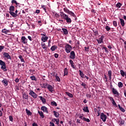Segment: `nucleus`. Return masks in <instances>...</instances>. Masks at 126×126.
<instances>
[{"label":"nucleus","mask_w":126,"mask_h":126,"mask_svg":"<svg viewBox=\"0 0 126 126\" xmlns=\"http://www.w3.org/2000/svg\"><path fill=\"white\" fill-rule=\"evenodd\" d=\"M60 13V16L63 18V19L65 20L68 24H70V23H71V19L69 18L68 15L63 13V12H61Z\"/></svg>","instance_id":"1"},{"label":"nucleus","mask_w":126,"mask_h":126,"mask_svg":"<svg viewBox=\"0 0 126 126\" xmlns=\"http://www.w3.org/2000/svg\"><path fill=\"white\" fill-rule=\"evenodd\" d=\"M71 50H72V46L68 43H65V51L66 53H67V54H69V53L71 52Z\"/></svg>","instance_id":"2"},{"label":"nucleus","mask_w":126,"mask_h":126,"mask_svg":"<svg viewBox=\"0 0 126 126\" xmlns=\"http://www.w3.org/2000/svg\"><path fill=\"white\" fill-rule=\"evenodd\" d=\"M63 11H64V12H65L66 13H67L71 16H72L73 17H76L75 14H74V13H73L72 11L69 10V9H67V8L66 7L64 8Z\"/></svg>","instance_id":"3"},{"label":"nucleus","mask_w":126,"mask_h":126,"mask_svg":"<svg viewBox=\"0 0 126 126\" xmlns=\"http://www.w3.org/2000/svg\"><path fill=\"white\" fill-rule=\"evenodd\" d=\"M0 65H1V69H2L3 71H7V69H6V64L5 63L1 60H0Z\"/></svg>","instance_id":"4"},{"label":"nucleus","mask_w":126,"mask_h":126,"mask_svg":"<svg viewBox=\"0 0 126 126\" xmlns=\"http://www.w3.org/2000/svg\"><path fill=\"white\" fill-rule=\"evenodd\" d=\"M29 95L32 96L33 99H36L38 97L37 94L35 93L33 91L31 90L29 91Z\"/></svg>","instance_id":"5"},{"label":"nucleus","mask_w":126,"mask_h":126,"mask_svg":"<svg viewBox=\"0 0 126 126\" xmlns=\"http://www.w3.org/2000/svg\"><path fill=\"white\" fill-rule=\"evenodd\" d=\"M100 119L104 122H106V120H107V115H104V113H101L100 114Z\"/></svg>","instance_id":"6"},{"label":"nucleus","mask_w":126,"mask_h":126,"mask_svg":"<svg viewBox=\"0 0 126 126\" xmlns=\"http://www.w3.org/2000/svg\"><path fill=\"white\" fill-rule=\"evenodd\" d=\"M47 89L51 92V93H53L54 91V87H53L51 85H48V87H47Z\"/></svg>","instance_id":"7"},{"label":"nucleus","mask_w":126,"mask_h":126,"mask_svg":"<svg viewBox=\"0 0 126 126\" xmlns=\"http://www.w3.org/2000/svg\"><path fill=\"white\" fill-rule=\"evenodd\" d=\"M4 58H6L8 60H11V57L8 53L4 52L3 54Z\"/></svg>","instance_id":"8"},{"label":"nucleus","mask_w":126,"mask_h":126,"mask_svg":"<svg viewBox=\"0 0 126 126\" xmlns=\"http://www.w3.org/2000/svg\"><path fill=\"white\" fill-rule=\"evenodd\" d=\"M69 58L72 60H74V59H75V53L74 51H71L70 52Z\"/></svg>","instance_id":"9"},{"label":"nucleus","mask_w":126,"mask_h":126,"mask_svg":"<svg viewBox=\"0 0 126 126\" xmlns=\"http://www.w3.org/2000/svg\"><path fill=\"white\" fill-rule=\"evenodd\" d=\"M28 41V39L25 37V36H22L21 37V42L23 43V44H27V42Z\"/></svg>","instance_id":"10"},{"label":"nucleus","mask_w":126,"mask_h":126,"mask_svg":"<svg viewBox=\"0 0 126 126\" xmlns=\"http://www.w3.org/2000/svg\"><path fill=\"white\" fill-rule=\"evenodd\" d=\"M41 111H43L44 113H46V114H48L49 112L48 111V108L45 106H43L41 107Z\"/></svg>","instance_id":"11"},{"label":"nucleus","mask_w":126,"mask_h":126,"mask_svg":"<svg viewBox=\"0 0 126 126\" xmlns=\"http://www.w3.org/2000/svg\"><path fill=\"white\" fill-rule=\"evenodd\" d=\"M103 40H104V35H102L99 39H96L98 44H101V43H103Z\"/></svg>","instance_id":"12"},{"label":"nucleus","mask_w":126,"mask_h":126,"mask_svg":"<svg viewBox=\"0 0 126 126\" xmlns=\"http://www.w3.org/2000/svg\"><path fill=\"white\" fill-rule=\"evenodd\" d=\"M112 93L114 95H117V96H119L120 95V94H119L118 91H117V90L114 88L112 89Z\"/></svg>","instance_id":"13"},{"label":"nucleus","mask_w":126,"mask_h":126,"mask_svg":"<svg viewBox=\"0 0 126 126\" xmlns=\"http://www.w3.org/2000/svg\"><path fill=\"white\" fill-rule=\"evenodd\" d=\"M48 39H49V37L48 36H42L41 37V41L45 43V42H47L48 41Z\"/></svg>","instance_id":"14"},{"label":"nucleus","mask_w":126,"mask_h":126,"mask_svg":"<svg viewBox=\"0 0 126 126\" xmlns=\"http://www.w3.org/2000/svg\"><path fill=\"white\" fill-rule=\"evenodd\" d=\"M109 98L110 99V101H112V103L113 104V105H114V106H116V107H117V103H116V101H115V99H114V98L112 97H109Z\"/></svg>","instance_id":"15"},{"label":"nucleus","mask_w":126,"mask_h":126,"mask_svg":"<svg viewBox=\"0 0 126 126\" xmlns=\"http://www.w3.org/2000/svg\"><path fill=\"white\" fill-rule=\"evenodd\" d=\"M1 82L3 83L4 86H7V85H8V82L6 79L2 80Z\"/></svg>","instance_id":"16"},{"label":"nucleus","mask_w":126,"mask_h":126,"mask_svg":"<svg viewBox=\"0 0 126 126\" xmlns=\"http://www.w3.org/2000/svg\"><path fill=\"white\" fill-rule=\"evenodd\" d=\"M9 13H10V15L13 17H17V16H18V15L14 12H9Z\"/></svg>","instance_id":"17"},{"label":"nucleus","mask_w":126,"mask_h":126,"mask_svg":"<svg viewBox=\"0 0 126 126\" xmlns=\"http://www.w3.org/2000/svg\"><path fill=\"white\" fill-rule=\"evenodd\" d=\"M39 98L40 100L42 101V103H43V104L46 103V99L44 97H43L42 96H39Z\"/></svg>","instance_id":"18"},{"label":"nucleus","mask_w":126,"mask_h":126,"mask_svg":"<svg viewBox=\"0 0 126 126\" xmlns=\"http://www.w3.org/2000/svg\"><path fill=\"white\" fill-rule=\"evenodd\" d=\"M120 23L122 25V26L123 27H124V26H125L126 23H125V20H124V19H122V18H120Z\"/></svg>","instance_id":"19"},{"label":"nucleus","mask_w":126,"mask_h":126,"mask_svg":"<svg viewBox=\"0 0 126 126\" xmlns=\"http://www.w3.org/2000/svg\"><path fill=\"white\" fill-rule=\"evenodd\" d=\"M14 9H15L14 6L11 5V6L9 7V12H12L14 11Z\"/></svg>","instance_id":"20"},{"label":"nucleus","mask_w":126,"mask_h":126,"mask_svg":"<svg viewBox=\"0 0 126 126\" xmlns=\"http://www.w3.org/2000/svg\"><path fill=\"white\" fill-rule=\"evenodd\" d=\"M57 48H58V46L56 45H53L51 47L50 50H51L52 52H54L56 51V50H57Z\"/></svg>","instance_id":"21"},{"label":"nucleus","mask_w":126,"mask_h":126,"mask_svg":"<svg viewBox=\"0 0 126 126\" xmlns=\"http://www.w3.org/2000/svg\"><path fill=\"white\" fill-rule=\"evenodd\" d=\"M69 63H70L71 66L72 67V68H75V66H74V63H73L72 60H69Z\"/></svg>","instance_id":"22"},{"label":"nucleus","mask_w":126,"mask_h":126,"mask_svg":"<svg viewBox=\"0 0 126 126\" xmlns=\"http://www.w3.org/2000/svg\"><path fill=\"white\" fill-rule=\"evenodd\" d=\"M118 106L119 109L120 110V111H121V112H123V113H125V112H126V110H125L124 108H123V107L121 106V105L118 104Z\"/></svg>","instance_id":"23"},{"label":"nucleus","mask_w":126,"mask_h":126,"mask_svg":"<svg viewBox=\"0 0 126 126\" xmlns=\"http://www.w3.org/2000/svg\"><path fill=\"white\" fill-rule=\"evenodd\" d=\"M108 75L109 76V80L112 79V70H109L108 71Z\"/></svg>","instance_id":"24"},{"label":"nucleus","mask_w":126,"mask_h":126,"mask_svg":"<svg viewBox=\"0 0 126 126\" xmlns=\"http://www.w3.org/2000/svg\"><path fill=\"white\" fill-rule=\"evenodd\" d=\"M53 113H54V116H55V117H56V118H59V117H60V113H59V112H58L56 111H54Z\"/></svg>","instance_id":"25"},{"label":"nucleus","mask_w":126,"mask_h":126,"mask_svg":"<svg viewBox=\"0 0 126 126\" xmlns=\"http://www.w3.org/2000/svg\"><path fill=\"white\" fill-rule=\"evenodd\" d=\"M96 113L97 114V117H99V116H100V114H101V107H97V111Z\"/></svg>","instance_id":"26"},{"label":"nucleus","mask_w":126,"mask_h":126,"mask_svg":"<svg viewBox=\"0 0 126 126\" xmlns=\"http://www.w3.org/2000/svg\"><path fill=\"white\" fill-rule=\"evenodd\" d=\"M62 30L63 32L64 35H67V34H68V31H67V30L66 29H62Z\"/></svg>","instance_id":"27"},{"label":"nucleus","mask_w":126,"mask_h":126,"mask_svg":"<svg viewBox=\"0 0 126 126\" xmlns=\"http://www.w3.org/2000/svg\"><path fill=\"white\" fill-rule=\"evenodd\" d=\"M52 122H55V121H56V125H59L60 124V119H53L52 120Z\"/></svg>","instance_id":"28"},{"label":"nucleus","mask_w":126,"mask_h":126,"mask_svg":"<svg viewBox=\"0 0 126 126\" xmlns=\"http://www.w3.org/2000/svg\"><path fill=\"white\" fill-rule=\"evenodd\" d=\"M38 113L39 116L41 117L42 119H44V118H45V116H44V113H43V112L38 111Z\"/></svg>","instance_id":"29"},{"label":"nucleus","mask_w":126,"mask_h":126,"mask_svg":"<svg viewBox=\"0 0 126 126\" xmlns=\"http://www.w3.org/2000/svg\"><path fill=\"white\" fill-rule=\"evenodd\" d=\"M68 75V71L67 70V68H65L64 69L63 76H65V75Z\"/></svg>","instance_id":"30"},{"label":"nucleus","mask_w":126,"mask_h":126,"mask_svg":"<svg viewBox=\"0 0 126 126\" xmlns=\"http://www.w3.org/2000/svg\"><path fill=\"white\" fill-rule=\"evenodd\" d=\"M65 94H66V95H67V96H68L70 98H72V97H73V95H72V94L71 93H69L68 92H65Z\"/></svg>","instance_id":"31"},{"label":"nucleus","mask_w":126,"mask_h":126,"mask_svg":"<svg viewBox=\"0 0 126 126\" xmlns=\"http://www.w3.org/2000/svg\"><path fill=\"white\" fill-rule=\"evenodd\" d=\"M26 112L28 116H32V113L31 111H30V110H28V109H26Z\"/></svg>","instance_id":"32"},{"label":"nucleus","mask_w":126,"mask_h":126,"mask_svg":"<svg viewBox=\"0 0 126 126\" xmlns=\"http://www.w3.org/2000/svg\"><path fill=\"white\" fill-rule=\"evenodd\" d=\"M83 110L84 112H86V113H89V109H88V107L86 106V107H84L83 109Z\"/></svg>","instance_id":"33"},{"label":"nucleus","mask_w":126,"mask_h":126,"mask_svg":"<svg viewBox=\"0 0 126 126\" xmlns=\"http://www.w3.org/2000/svg\"><path fill=\"white\" fill-rule=\"evenodd\" d=\"M79 71L80 72V75L82 78H84V77L85 76V75L83 73L81 70H79Z\"/></svg>","instance_id":"34"},{"label":"nucleus","mask_w":126,"mask_h":126,"mask_svg":"<svg viewBox=\"0 0 126 126\" xmlns=\"http://www.w3.org/2000/svg\"><path fill=\"white\" fill-rule=\"evenodd\" d=\"M120 73H121L122 76H123V77H125V76L126 75V73L123 70H120Z\"/></svg>","instance_id":"35"},{"label":"nucleus","mask_w":126,"mask_h":126,"mask_svg":"<svg viewBox=\"0 0 126 126\" xmlns=\"http://www.w3.org/2000/svg\"><path fill=\"white\" fill-rule=\"evenodd\" d=\"M123 86H124V84H123V83H122V82H119L118 83V87H119V88H122Z\"/></svg>","instance_id":"36"},{"label":"nucleus","mask_w":126,"mask_h":126,"mask_svg":"<svg viewBox=\"0 0 126 126\" xmlns=\"http://www.w3.org/2000/svg\"><path fill=\"white\" fill-rule=\"evenodd\" d=\"M51 104L52 105V106H55V107H57L58 106V104H57V102H56L55 101H52L51 102Z\"/></svg>","instance_id":"37"},{"label":"nucleus","mask_w":126,"mask_h":126,"mask_svg":"<svg viewBox=\"0 0 126 126\" xmlns=\"http://www.w3.org/2000/svg\"><path fill=\"white\" fill-rule=\"evenodd\" d=\"M41 8H43V9H44L45 12H47V7H46L45 5H41Z\"/></svg>","instance_id":"38"},{"label":"nucleus","mask_w":126,"mask_h":126,"mask_svg":"<svg viewBox=\"0 0 126 126\" xmlns=\"http://www.w3.org/2000/svg\"><path fill=\"white\" fill-rule=\"evenodd\" d=\"M19 59H20L21 60V62H22V63H25V61H24V59H23V58H22V55H20L19 56Z\"/></svg>","instance_id":"39"},{"label":"nucleus","mask_w":126,"mask_h":126,"mask_svg":"<svg viewBox=\"0 0 126 126\" xmlns=\"http://www.w3.org/2000/svg\"><path fill=\"white\" fill-rule=\"evenodd\" d=\"M83 121H85V122H87V123H90V120L89 119H87L85 117L83 118Z\"/></svg>","instance_id":"40"},{"label":"nucleus","mask_w":126,"mask_h":126,"mask_svg":"<svg viewBox=\"0 0 126 126\" xmlns=\"http://www.w3.org/2000/svg\"><path fill=\"white\" fill-rule=\"evenodd\" d=\"M93 32L94 33V36H98V35H99V33H98V30H96V31H94V30H93Z\"/></svg>","instance_id":"41"},{"label":"nucleus","mask_w":126,"mask_h":126,"mask_svg":"<svg viewBox=\"0 0 126 126\" xmlns=\"http://www.w3.org/2000/svg\"><path fill=\"white\" fill-rule=\"evenodd\" d=\"M23 97L24 99H28V95L26 94H23Z\"/></svg>","instance_id":"42"},{"label":"nucleus","mask_w":126,"mask_h":126,"mask_svg":"<svg viewBox=\"0 0 126 126\" xmlns=\"http://www.w3.org/2000/svg\"><path fill=\"white\" fill-rule=\"evenodd\" d=\"M30 78L32 80H34V81H36V80H37L35 76H31L30 77Z\"/></svg>","instance_id":"43"},{"label":"nucleus","mask_w":126,"mask_h":126,"mask_svg":"<svg viewBox=\"0 0 126 126\" xmlns=\"http://www.w3.org/2000/svg\"><path fill=\"white\" fill-rule=\"evenodd\" d=\"M122 6V3L118 2L116 4V7H118V8H120V7Z\"/></svg>","instance_id":"44"},{"label":"nucleus","mask_w":126,"mask_h":126,"mask_svg":"<svg viewBox=\"0 0 126 126\" xmlns=\"http://www.w3.org/2000/svg\"><path fill=\"white\" fill-rule=\"evenodd\" d=\"M105 29L106 31H110L111 30V28L109 27V26H106Z\"/></svg>","instance_id":"45"},{"label":"nucleus","mask_w":126,"mask_h":126,"mask_svg":"<svg viewBox=\"0 0 126 126\" xmlns=\"http://www.w3.org/2000/svg\"><path fill=\"white\" fill-rule=\"evenodd\" d=\"M2 32L4 33L5 34H7V33H8V31L5 29H4L2 30Z\"/></svg>","instance_id":"46"},{"label":"nucleus","mask_w":126,"mask_h":126,"mask_svg":"<svg viewBox=\"0 0 126 126\" xmlns=\"http://www.w3.org/2000/svg\"><path fill=\"white\" fill-rule=\"evenodd\" d=\"M113 24L114 26H115V27H117V26H118V24H117V21H113Z\"/></svg>","instance_id":"47"},{"label":"nucleus","mask_w":126,"mask_h":126,"mask_svg":"<svg viewBox=\"0 0 126 126\" xmlns=\"http://www.w3.org/2000/svg\"><path fill=\"white\" fill-rule=\"evenodd\" d=\"M103 49L105 50L106 53H109V50H108V48H107V47H103L102 48V50Z\"/></svg>","instance_id":"48"},{"label":"nucleus","mask_w":126,"mask_h":126,"mask_svg":"<svg viewBox=\"0 0 126 126\" xmlns=\"http://www.w3.org/2000/svg\"><path fill=\"white\" fill-rule=\"evenodd\" d=\"M3 49H4V46H0V53H1V52L2 51V50H3Z\"/></svg>","instance_id":"49"},{"label":"nucleus","mask_w":126,"mask_h":126,"mask_svg":"<svg viewBox=\"0 0 126 126\" xmlns=\"http://www.w3.org/2000/svg\"><path fill=\"white\" fill-rule=\"evenodd\" d=\"M81 83H82L81 85L83 86V87H84V88L85 89L86 88V84L82 82H81Z\"/></svg>","instance_id":"50"},{"label":"nucleus","mask_w":126,"mask_h":126,"mask_svg":"<svg viewBox=\"0 0 126 126\" xmlns=\"http://www.w3.org/2000/svg\"><path fill=\"white\" fill-rule=\"evenodd\" d=\"M56 80L59 82L61 81V79L60 78V77H59V76H56Z\"/></svg>","instance_id":"51"},{"label":"nucleus","mask_w":126,"mask_h":126,"mask_svg":"<svg viewBox=\"0 0 126 126\" xmlns=\"http://www.w3.org/2000/svg\"><path fill=\"white\" fill-rule=\"evenodd\" d=\"M9 121L10 122H13V117H12V116H9Z\"/></svg>","instance_id":"52"},{"label":"nucleus","mask_w":126,"mask_h":126,"mask_svg":"<svg viewBox=\"0 0 126 126\" xmlns=\"http://www.w3.org/2000/svg\"><path fill=\"white\" fill-rule=\"evenodd\" d=\"M120 125H121V126H123V125L125 124V121L124 120H121V121H120Z\"/></svg>","instance_id":"53"},{"label":"nucleus","mask_w":126,"mask_h":126,"mask_svg":"<svg viewBox=\"0 0 126 126\" xmlns=\"http://www.w3.org/2000/svg\"><path fill=\"white\" fill-rule=\"evenodd\" d=\"M85 52H89V47H85Z\"/></svg>","instance_id":"54"},{"label":"nucleus","mask_w":126,"mask_h":126,"mask_svg":"<svg viewBox=\"0 0 126 126\" xmlns=\"http://www.w3.org/2000/svg\"><path fill=\"white\" fill-rule=\"evenodd\" d=\"M12 3H15V4H17V1L15 0H12L11 1Z\"/></svg>","instance_id":"55"},{"label":"nucleus","mask_w":126,"mask_h":126,"mask_svg":"<svg viewBox=\"0 0 126 126\" xmlns=\"http://www.w3.org/2000/svg\"><path fill=\"white\" fill-rule=\"evenodd\" d=\"M54 57L56 59H58V58H59V54L55 53L54 54Z\"/></svg>","instance_id":"56"},{"label":"nucleus","mask_w":126,"mask_h":126,"mask_svg":"<svg viewBox=\"0 0 126 126\" xmlns=\"http://www.w3.org/2000/svg\"><path fill=\"white\" fill-rule=\"evenodd\" d=\"M28 38L30 41H33V38L31 36H28Z\"/></svg>","instance_id":"57"},{"label":"nucleus","mask_w":126,"mask_h":126,"mask_svg":"<svg viewBox=\"0 0 126 126\" xmlns=\"http://www.w3.org/2000/svg\"><path fill=\"white\" fill-rule=\"evenodd\" d=\"M86 96H87V98H91L92 95H91V94H86Z\"/></svg>","instance_id":"58"},{"label":"nucleus","mask_w":126,"mask_h":126,"mask_svg":"<svg viewBox=\"0 0 126 126\" xmlns=\"http://www.w3.org/2000/svg\"><path fill=\"white\" fill-rule=\"evenodd\" d=\"M50 126H55V124L52 122H50Z\"/></svg>","instance_id":"59"},{"label":"nucleus","mask_w":126,"mask_h":126,"mask_svg":"<svg viewBox=\"0 0 126 126\" xmlns=\"http://www.w3.org/2000/svg\"><path fill=\"white\" fill-rule=\"evenodd\" d=\"M48 85H50V84H43L44 88H46V87H48Z\"/></svg>","instance_id":"60"},{"label":"nucleus","mask_w":126,"mask_h":126,"mask_svg":"<svg viewBox=\"0 0 126 126\" xmlns=\"http://www.w3.org/2000/svg\"><path fill=\"white\" fill-rule=\"evenodd\" d=\"M41 47L43 48V47H46V44L45 43H41Z\"/></svg>","instance_id":"61"},{"label":"nucleus","mask_w":126,"mask_h":126,"mask_svg":"<svg viewBox=\"0 0 126 126\" xmlns=\"http://www.w3.org/2000/svg\"><path fill=\"white\" fill-rule=\"evenodd\" d=\"M41 36H43V37H46V33L43 32V33H41Z\"/></svg>","instance_id":"62"},{"label":"nucleus","mask_w":126,"mask_h":126,"mask_svg":"<svg viewBox=\"0 0 126 126\" xmlns=\"http://www.w3.org/2000/svg\"><path fill=\"white\" fill-rule=\"evenodd\" d=\"M102 19H103L104 21L105 22H107V18L105 17H102Z\"/></svg>","instance_id":"63"},{"label":"nucleus","mask_w":126,"mask_h":126,"mask_svg":"<svg viewBox=\"0 0 126 126\" xmlns=\"http://www.w3.org/2000/svg\"><path fill=\"white\" fill-rule=\"evenodd\" d=\"M32 126H38V125H37V124H36V123H33Z\"/></svg>","instance_id":"64"}]
</instances>
